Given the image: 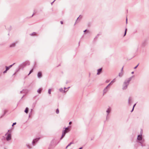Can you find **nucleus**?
<instances>
[{
    "mask_svg": "<svg viewBox=\"0 0 149 149\" xmlns=\"http://www.w3.org/2000/svg\"><path fill=\"white\" fill-rule=\"evenodd\" d=\"M59 91L60 92L64 93H65L66 92V91L65 90H63V88H62L59 89Z\"/></svg>",
    "mask_w": 149,
    "mask_h": 149,
    "instance_id": "nucleus-13",
    "label": "nucleus"
},
{
    "mask_svg": "<svg viewBox=\"0 0 149 149\" xmlns=\"http://www.w3.org/2000/svg\"><path fill=\"white\" fill-rule=\"evenodd\" d=\"M109 82V81L106 80V82L107 83Z\"/></svg>",
    "mask_w": 149,
    "mask_h": 149,
    "instance_id": "nucleus-40",
    "label": "nucleus"
},
{
    "mask_svg": "<svg viewBox=\"0 0 149 149\" xmlns=\"http://www.w3.org/2000/svg\"><path fill=\"white\" fill-rule=\"evenodd\" d=\"M7 71V70H6L5 71H4L3 72V73H6Z\"/></svg>",
    "mask_w": 149,
    "mask_h": 149,
    "instance_id": "nucleus-34",
    "label": "nucleus"
},
{
    "mask_svg": "<svg viewBox=\"0 0 149 149\" xmlns=\"http://www.w3.org/2000/svg\"><path fill=\"white\" fill-rule=\"evenodd\" d=\"M70 145H71L69 143V144L68 145V146H67V147H69V146H70Z\"/></svg>",
    "mask_w": 149,
    "mask_h": 149,
    "instance_id": "nucleus-36",
    "label": "nucleus"
},
{
    "mask_svg": "<svg viewBox=\"0 0 149 149\" xmlns=\"http://www.w3.org/2000/svg\"><path fill=\"white\" fill-rule=\"evenodd\" d=\"M15 64V63H13L12 65H10V66H9L8 67H9V68H10L11 67H12V66Z\"/></svg>",
    "mask_w": 149,
    "mask_h": 149,
    "instance_id": "nucleus-28",
    "label": "nucleus"
},
{
    "mask_svg": "<svg viewBox=\"0 0 149 149\" xmlns=\"http://www.w3.org/2000/svg\"><path fill=\"white\" fill-rule=\"evenodd\" d=\"M86 31L87 33H89V31L88 30H87H87H85L84 31V32H86Z\"/></svg>",
    "mask_w": 149,
    "mask_h": 149,
    "instance_id": "nucleus-31",
    "label": "nucleus"
},
{
    "mask_svg": "<svg viewBox=\"0 0 149 149\" xmlns=\"http://www.w3.org/2000/svg\"><path fill=\"white\" fill-rule=\"evenodd\" d=\"M134 109V107H133L131 111V112H132L133 111Z\"/></svg>",
    "mask_w": 149,
    "mask_h": 149,
    "instance_id": "nucleus-38",
    "label": "nucleus"
},
{
    "mask_svg": "<svg viewBox=\"0 0 149 149\" xmlns=\"http://www.w3.org/2000/svg\"><path fill=\"white\" fill-rule=\"evenodd\" d=\"M68 147H67V146L65 148H66V149H67V148H68Z\"/></svg>",
    "mask_w": 149,
    "mask_h": 149,
    "instance_id": "nucleus-48",
    "label": "nucleus"
},
{
    "mask_svg": "<svg viewBox=\"0 0 149 149\" xmlns=\"http://www.w3.org/2000/svg\"><path fill=\"white\" fill-rule=\"evenodd\" d=\"M65 136V135L63 134L62 133V135L60 138V140H61L64 137V136Z\"/></svg>",
    "mask_w": 149,
    "mask_h": 149,
    "instance_id": "nucleus-20",
    "label": "nucleus"
},
{
    "mask_svg": "<svg viewBox=\"0 0 149 149\" xmlns=\"http://www.w3.org/2000/svg\"><path fill=\"white\" fill-rule=\"evenodd\" d=\"M139 65V64L137 65H136V66H135L134 68V69H136L137 67H138V66Z\"/></svg>",
    "mask_w": 149,
    "mask_h": 149,
    "instance_id": "nucleus-35",
    "label": "nucleus"
},
{
    "mask_svg": "<svg viewBox=\"0 0 149 149\" xmlns=\"http://www.w3.org/2000/svg\"><path fill=\"white\" fill-rule=\"evenodd\" d=\"M110 87L107 85L104 89L103 91V94L105 93H107Z\"/></svg>",
    "mask_w": 149,
    "mask_h": 149,
    "instance_id": "nucleus-8",
    "label": "nucleus"
},
{
    "mask_svg": "<svg viewBox=\"0 0 149 149\" xmlns=\"http://www.w3.org/2000/svg\"><path fill=\"white\" fill-rule=\"evenodd\" d=\"M36 34V33L35 32H33V33H32L31 34H30L31 36H34Z\"/></svg>",
    "mask_w": 149,
    "mask_h": 149,
    "instance_id": "nucleus-26",
    "label": "nucleus"
},
{
    "mask_svg": "<svg viewBox=\"0 0 149 149\" xmlns=\"http://www.w3.org/2000/svg\"><path fill=\"white\" fill-rule=\"evenodd\" d=\"M71 123H72V122H71L70 121V122H69V125H70V124H71Z\"/></svg>",
    "mask_w": 149,
    "mask_h": 149,
    "instance_id": "nucleus-42",
    "label": "nucleus"
},
{
    "mask_svg": "<svg viewBox=\"0 0 149 149\" xmlns=\"http://www.w3.org/2000/svg\"><path fill=\"white\" fill-rule=\"evenodd\" d=\"M6 70H8L10 69L9 68L8 66H6Z\"/></svg>",
    "mask_w": 149,
    "mask_h": 149,
    "instance_id": "nucleus-25",
    "label": "nucleus"
},
{
    "mask_svg": "<svg viewBox=\"0 0 149 149\" xmlns=\"http://www.w3.org/2000/svg\"><path fill=\"white\" fill-rule=\"evenodd\" d=\"M33 69H32L30 71L29 74H28V75H29L30 74H31L33 72Z\"/></svg>",
    "mask_w": 149,
    "mask_h": 149,
    "instance_id": "nucleus-24",
    "label": "nucleus"
},
{
    "mask_svg": "<svg viewBox=\"0 0 149 149\" xmlns=\"http://www.w3.org/2000/svg\"><path fill=\"white\" fill-rule=\"evenodd\" d=\"M28 111V107H26L25 110L24 111V112L26 113H27Z\"/></svg>",
    "mask_w": 149,
    "mask_h": 149,
    "instance_id": "nucleus-18",
    "label": "nucleus"
},
{
    "mask_svg": "<svg viewBox=\"0 0 149 149\" xmlns=\"http://www.w3.org/2000/svg\"><path fill=\"white\" fill-rule=\"evenodd\" d=\"M115 79H114L108 85L109 86L110 85L112 84L113 83L115 82Z\"/></svg>",
    "mask_w": 149,
    "mask_h": 149,
    "instance_id": "nucleus-14",
    "label": "nucleus"
},
{
    "mask_svg": "<svg viewBox=\"0 0 149 149\" xmlns=\"http://www.w3.org/2000/svg\"><path fill=\"white\" fill-rule=\"evenodd\" d=\"M30 64V62L28 61H25L22 63V64L20 65V67H22L23 66V67L26 66V65H29Z\"/></svg>",
    "mask_w": 149,
    "mask_h": 149,
    "instance_id": "nucleus-6",
    "label": "nucleus"
},
{
    "mask_svg": "<svg viewBox=\"0 0 149 149\" xmlns=\"http://www.w3.org/2000/svg\"><path fill=\"white\" fill-rule=\"evenodd\" d=\"M64 90H65V89H66V88H65V87L64 88Z\"/></svg>",
    "mask_w": 149,
    "mask_h": 149,
    "instance_id": "nucleus-46",
    "label": "nucleus"
},
{
    "mask_svg": "<svg viewBox=\"0 0 149 149\" xmlns=\"http://www.w3.org/2000/svg\"><path fill=\"white\" fill-rule=\"evenodd\" d=\"M73 142H71L70 143V145H71V144H73Z\"/></svg>",
    "mask_w": 149,
    "mask_h": 149,
    "instance_id": "nucleus-41",
    "label": "nucleus"
},
{
    "mask_svg": "<svg viewBox=\"0 0 149 149\" xmlns=\"http://www.w3.org/2000/svg\"><path fill=\"white\" fill-rule=\"evenodd\" d=\"M11 131L8 130L6 133L5 134L6 139V141H8L11 139Z\"/></svg>",
    "mask_w": 149,
    "mask_h": 149,
    "instance_id": "nucleus-3",
    "label": "nucleus"
},
{
    "mask_svg": "<svg viewBox=\"0 0 149 149\" xmlns=\"http://www.w3.org/2000/svg\"><path fill=\"white\" fill-rule=\"evenodd\" d=\"M16 122L13 123V124L12 125V126H13L14 125H16Z\"/></svg>",
    "mask_w": 149,
    "mask_h": 149,
    "instance_id": "nucleus-33",
    "label": "nucleus"
},
{
    "mask_svg": "<svg viewBox=\"0 0 149 149\" xmlns=\"http://www.w3.org/2000/svg\"><path fill=\"white\" fill-rule=\"evenodd\" d=\"M42 88H40L37 91V92L39 93L40 94L41 93L42 91Z\"/></svg>",
    "mask_w": 149,
    "mask_h": 149,
    "instance_id": "nucleus-12",
    "label": "nucleus"
},
{
    "mask_svg": "<svg viewBox=\"0 0 149 149\" xmlns=\"http://www.w3.org/2000/svg\"><path fill=\"white\" fill-rule=\"evenodd\" d=\"M131 79L132 78L130 77L125 80L123 85L122 89L123 90H126L128 86L129 85Z\"/></svg>",
    "mask_w": 149,
    "mask_h": 149,
    "instance_id": "nucleus-2",
    "label": "nucleus"
},
{
    "mask_svg": "<svg viewBox=\"0 0 149 149\" xmlns=\"http://www.w3.org/2000/svg\"><path fill=\"white\" fill-rule=\"evenodd\" d=\"M122 75H123V73L122 72L120 73L119 74V76L120 77H122Z\"/></svg>",
    "mask_w": 149,
    "mask_h": 149,
    "instance_id": "nucleus-22",
    "label": "nucleus"
},
{
    "mask_svg": "<svg viewBox=\"0 0 149 149\" xmlns=\"http://www.w3.org/2000/svg\"><path fill=\"white\" fill-rule=\"evenodd\" d=\"M79 17H78L77 18V19H78L79 18Z\"/></svg>",
    "mask_w": 149,
    "mask_h": 149,
    "instance_id": "nucleus-51",
    "label": "nucleus"
},
{
    "mask_svg": "<svg viewBox=\"0 0 149 149\" xmlns=\"http://www.w3.org/2000/svg\"><path fill=\"white\" fill-rule=\"evenodd\" d=\"M123 67L121 70V72H122L123 73Z\"/></svg>",
    "mask_w": 149,
    "mask_h": 149,
    "instance_id": "nucleus-32",
    "label": "nucleus"
},
{
    "mask_svg": "<svg viewBox=\"0 0 149 149\" xmlns=\"http://www.w3.org/2000/svg\"><path fill=\"white\" fill-rule=\"evenodd\" d=\"M26 147L29 149H30L32 148V146L30 144L28 143H27L26 144Z\"/></svg>",
    "mask_w": 149,
    "mask_h": 149,
    "instance_id": "nucleus-11",
    "label": "nucleus"
},
{
    "mask_svg": "<svg viewBox=\"0 0 149 149\" xmlns=\"http://www.w3.org/2000/svg\"><path fill=\"white\" fill-rule=\"evenodd\" d=\"M56 113H57V114H58L59 113V111L58 109H56Z\"/></svg>",
    "mask_w": 149,
    "mask_h": 149,
    "instance_id": "nucleus-27",
    "label": "nucleus"
},
{
    "mask_svg": "<svg viewBox=\"0 0 149 149\" xmlns=\"http://www.w3.org/2000/svg\"><path fill=\"white\" fill-rule=\"evenodd\" d=\"M37 76L38 78H40L42 77V73L41 72H39L38 73Z\"/></svg>",
    "mask_w": 149,
    "mask_h": 149,
    "instance_id": "nucleus-9",
    "label": "nucleus"
},
{
    "mask_svg": "<svg viewBox=\"0 0 149 149\" xmlns=\"http://www.w3.org/2000/svg\"><path fill=\"white\" fill-rule=\"evenodd\" d=\"M136 104H134V105H133V107H134H134H135V106H136Z\"/></svg>",
    "mask_w": 149,
    "mask_h": 149,
    "instance_id": "nucleus-37",
    "label": "nucleus"
},
{
    "mask_svg": "<svg viewBox=\"0 0 149 149\" xmlns=\"http://www.w3.org/2000/svg\"><path fill=\"white\" fill-rule=\"evenodd\" d=\"M70 88V87H68V88Z\"/></svg>",
    "mask_w": 149,
    "mask_h": 149,
    "instance_id": "nucleus-49",
    "label": "nucleus"
},
{
    "mask_svg": "<svg viewBox=\"0 0 149 149\" xmlns=\"http://www.w3.org/2000/svg\"><path fill=\"white\" fill-rule=\"evenodd\" d=\"M65 136V135L63 134L62 133V135L60 138V140H61L64 137V136Z\"/></svg>",
    "mask_w": 149,
    "mask_h": 149,
    "instance_id": "nucleus-21",
    "label": "nucleus"
},
{
    "mask_svg": "<svg viewBox=\"0 0 149 149\" xmlns=\"http://www.w3.org/2000/svg\"><path fill=\"white\" fill-rule=\"evenodd\" d=\"M16 44V43L15 42L13 43L10 45V47H15V46Z\"/></svg>",
    "mask_w": 149,
    "mask_h": 149,
    "instance_id": "nucleus-16",
    "label": "nucleus"
},
{
    "mask_svg": "<svg viewBox=\"0 0 149 149\" xmlns=\"http://www.w3.org/2000/svg\"><path fill=\"white\" fill-rule=\"evenodd\" d=\"M69 132L67 130H63L62 131V134H64L65 135L68 132Z\"/></svg>",
    "mask_w": 149,
    "mask_h": 149,
    "instance_id": "nucleus-15",
    "label": "nucleus"
},
{
    "mask_svg": "<svg viewBox=\"0 0 149 149\" xmlns=\"http://www.w3.org/2000/svg\"><path fill=\"white\" fill-rule=\"evenodd\" d=\"M25 91V90H23V91H21L20 92V93H24V92Z\"/></svg>",
    "mask_w": 149,
    "mask_h": 149,
    "instance_id": "nucleus-30",
    "label": "nucleus"
},
{
    "mask_svg": "<svg viewBox=\"0 0 149 149\" xmlns=\"http://www.w3.org/2000/svg\"><path fill=\"white\" fill-rule=\"evenodd\" d=\"M82 147H81L80 148H79V149H82Z\"/></svg>",
    "mask_w": 149,
    "mask_h": 149,
    "instance_id": "nucleus-44",
    "label": "nucleus"
},
{
    "mask_svg": "<svg viewBox=\"0 0 149 149\" xmlns=\"http://www.w3.org/2000/svg\"><path fill=\"white\" fill-rule=\"evenodd\" d=\"M55 0H54L53 2H52V3H51V4L52 5L53 4V3L55 1Z\"/></svg>",
    "mask_w": 149,
    "mask_h": 149,
    "instance_id": "nucleus-39",
    "label": "nucleus"
},
{
    "mask_svg": "<svg viewBox=\"0 0 149 149\" xmlns=\"http://www.w3.org/2000/svg\"><path fill=\"white\" fill-rule=\"evenodd\" d=\"M134 73V72H132L131 73H132V74H133Z\"/></svg>",
    "mask_w": 149,
    "mask_h": 149,
    "instance_id": "nucleus-47",
    "label": "nucleus"
},
{
    "mask_svg": "<svg viewBox=\"0 0 149 149\" xmlns=\"http://www.w3.org/2000/svg\"><path fill=\"white\" fill-rule=\"evenodd\" d=\"M54 141V140H53L52 141V142H53V141Z\"/></svg>",
    "mask_w": 149,
    "mask_h": 149,
    "instance_id": "nucleus-50",
    "label": "nucleus"
},
{
    "mask_svg": "<svg viewBox=\"0 0 149 149\" xmlns=\"http://www.w3.org/2000/svg\"><path fill=\"white\" fill-rule=\"evenodd\" d=\"M133 102V98L131 97H130L128 98V104L129 106H130L132 105Z\"/></svg>",
    "mask_w": 149,
    "mask_h": 149,
    "instance_id": "nucleus-5",
    "label": "nucleus"
},
{
    "mask_svg": "<svg viewBox=\"0 0 149 149\" xmlns=\"http://www.w3.org/2000/svg\"><path fill=\"white\" fill-rule=\"evenodd\" d=\"M100 35V33H99L97 34V36H95V39H96Z\"/></svg>",
    "mask_w": 149,
    "mask_h": 149,
    "instance_id": "nucleus-23",
    "label": "nucleus"
},
{
    "mask_svg": "<svg viewBox=\"0 0 149 149\" xmlns=\"http://www.w3.org/2000/svg\"><path fill=\"white\" fill-rule=\"evenodd\" d=\"M126 23H127V18H126Z\"/></svg>",
    "mask_w": 149,
    "mask_h": 149,
    "instance_id": "nucleus-45",
    "label": "nucleus"
},
{
    "mask_svg": "<svg viewBox=\"0 0 149 149\" xmlns=\"http://www.w3.org/2000/svg\"><path fill=\"white\" fill-rule=\"evenodd\" d=\"M127 29H126L125 30V33H124V36H125L126 34V31H127Z\"/></svg>",
    "mask_w": 149,
    "mask_h": 149,
    "instance_id": "nucleus-29",
    "label": "nucleus"
},
{
    "mask_svg": "<svg viewBox=\"0 0 149 149\" xmlns=\"http://www.w3.org/2000/svg\"><path fill=\"white\" fill-rule=\"evenodd\" d=\"M102 71V68H100V69H98V70H97V75L100 74V73H101Z\"/></svg>",
    "mask_w": 149,
    "mask_h": 149,
    "instance_id": "nucleus-10",
    "label": "nucleus"
},
{
    "mask_svg": "<svg viewBox=\"0 0 149 149\" xmlns=\"http://www.w3.org/2000/svg\"><path fill=\"white\" fill-rule=\"evenodd\" d=\"M61 24H63V22L62 21H61Z\"/></svg>",
    "mask_w": 149,
    "mask_h": 149,
    "instance_id": "nucleus-43",
    "label": "nucleus"
},
{
    "mask_svg": "<svg viewBox=\"0 0 149 149\" xmlns=\"http://www.w3.org/2000/svg\"><path fill=\"white\" fill-rule=\"evenodd\" d=\"M143 130H141L140 134L138 135L137 137V142L142 147L145 146L146 145L145 139L142 137Z\"/></svg>",
    "mask_w": 149,
    "mask_h": 149,
    "instance_id": "nucleus-1",
    "label": "nucleus"
},
{
    "mask_svg": "<svg viewBox=\"0 0 149 149\" xmlns=\"http://www.w3.org/2000/svg\"><path fill=\"white\" fill-rule=\"evenodd\" d=\"M69 126H68V127H66L65 128V130H67L68 132H69L70 131V129H69Z\"/></svg>",
    "mask_w": 149,
    "mask_h": 149,
    "instance_id": "nucleus-17",
    "label": "nucleus"
},
{
    "mask_svg": "<svg viewBox=\"0 0 149 149\" xmlns=\"http://www.w3.org/2000/svg\"><path fill=\"white\" fill-rule=\"evenodd\" d=\"M40 138H36L34 139L32 142V145L33 146H35L36 143L39 140Z\"/></svg>",
    "mask_w": 149,
    "mask_h": 149,
    "instance_id": "nucleus-7",
    "label": "nucleus"
},
{
    "mask_svg": "<svg viewBox=\"0 0 149 149\" xmlns=\"http://www.w3.org/2000/svg\"><path fill=\"white\" fill-rule=\"evenodd\" d=\"M111 108L109 107L107 109L106 111V112L107 113V116H106V119L107 120L109 118V113L111 112Z\"/></svg>",
    "mask_w": 149,
    "mask_h": 149,
    "instance_id": "nucleus-4",
    "label": "nucleus"
},
{
    "mask_svg": "<svg viewBox=\"0 0 149 149\" xmlns=\"http://www.w3.org/2000/svg\"><path fill=\"white\" fill-rule=\"evenodd\" d=\"M51 89H49L48 91V93L49 94H51Z\"/></svg>",
    "mask_w": 149,
    "mask_h": 149,
    "instance_id": "nucleus-19",
    "label": "nucleus"
}]
</instances>
